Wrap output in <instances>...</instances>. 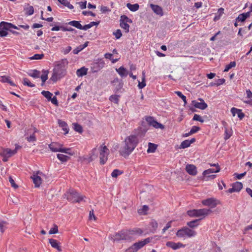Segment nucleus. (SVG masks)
<instances>
[{
    "label": "nucleus",
    "instance_id": "nucleus-1",
    "mask_svg": "<svg viewBox=\"0 0 252 252\" xmlns=\"http://www.w3.org/2000/svg\"><path fill=\"white\" fill-rule=\"evenodd\" d=\"M125 145L121 147L119 152L121 156H128L135 149L139 143V138L135 135H130L125 140Z\"/></svg>",
    "mask_w": 252,
    "mask_h": 252
},
{
    "label": "nucleus",
    "instance_id": "nucleus-2",
    "mask_svg": "<svg viewBox=\"0 0 252 252\" xmlns=\"http://www.w3.org/2000/svg\"><path fill=\"white\" fill-rule=\"evenodd\" d=\"M132 233L133 232L130 231V230H123L109 236V238L114 242H118L121 240L131 241L134 240Z\"/></svg>",
    "mask_w": 252,
    "mask_h": 252
},
{
    "label": "nucleus",
    "instance_id": "nucleus-3",
    "mask_svg": "<svg viewBox=\"0 0 252 252\" xmlns=\"http://www.w3.org/2000/svg\"><path fill=\"white\" fill-rule=\"evenodd\" d=\"M212 211L209 209H193L187 211V215L190 217L200 218L199 220L208 215Z\"/></svg>",
    "mask_w": 252,
    "mask_h": 252
},
{
    "label": "nucleus",
    "instance_id": "nucleus-4",
    "mask_svg": "<svg viewBox=\"0 0 252 252\" xmlns=\"http://www.w3.org/2000/svg\"><path fill=\"white\" fill-rule=\"evenodd\" d=\"M196 234L195 231L185 226L177 231L176 236L178 237L185 239L187 238L194 237Z\"/></svg>",
    "mask_w": 252,
    "mask_h": 252
},
{
    "label": "nucleus",
    "instance_id": "nucleus-5",
    "mask_svg": "<svg viewBox=\"0 0 252 252\" xmlns=\"http://www.w3.org/2000/svg\"><path fill=\"white\" fill-rule=\"evenodd\" d=\"M99 160L101 165L104 164L108 160V157L109 154V150L104 144L101 145L99 147Z\"/></svg>",
    "mask_w": 252,
    "mask_h": 252
},
{
    "label": "nucleus",
    "instance_id": "nucleus-6",
    "mask_svg": "<svg viewBox=\"0 0 252 252\" xmlns=\"http://www.w3.org/2000/svg\"><path fill=\"white\" fill-rule=\"evenodd\" d=\"M85 196L81 195L73 189H69L67 192V200L73 202H80L84 200Z\"/></svg>",
    "mask_w": 252,
    "mask_h": 252
},
{
    "label": "nucleus",
    "instance_id": "nucleus-7",
    "mask_svg": "<svg viewBox=\"0 0 252 252\" xmlns=\"http://www.w3.org/2000/svg\"><path fill=\"white\" fill-rule=\"evenodd\" d=\"M152 238H147L143 241L134 243L132 246L126 250V252H136L138 250L144 247L146 244L150 243Z\"/></svg>",
    "mask_w": 252,
    "mask_h": 252
},
{
    "label": "nucleus",
    "instance_id": "nucleus-8",
    "mask_svg": "<svg viewBox=\"0 0 252 252\" xmlns=\"http://www.w3.org/2000/svg\"><path fill=\"white\" fill-rule=\"evenodd\" d=\"M145 120L149 126H152L156 128L163 129L164 127L163 125L159 123H158L152 117H147Z\"/></svg>",
    "mask_w": 252,
    "mask_h": 252
},
{
    "label": "nucleus",
    "instance_id": "nucleus-9",
    "mask_svg": "<svg viewBox=\"0 0 252 252\" xmlns=\"http://www.w3.org/2000/svg\"><path fill=\"white\" fill-rule=\"evenodd\" d=\"M201 203L204 206H207L211 208H214L219 204L220 202L214 198H209L202 200Z\"/></svg>",
    "mask_w": 252,
    "mask_h": 252
},
{
    "label": "nucleus",
    "instance_id": "nucleus-10",
    "mask_svg": "<svg viewBox=\"0 0 252 252\" xmlns=\"http://www.w3.org/2000/svg\"><path fill=\"white\" fill-rule=\"evenodd\" d=\"M198 100H200V102H199L196 100H192V104L196 108H198L201 110L205 109L208 106L207 103L204 102L202 98H199Z\"/></svg>",
    "mask_w": 252,
    "mask_h": 252
},
{
    "label": "nucleus",
    "instance_id": "nucleus-11",
    "mask_svg": "<svg viewBox=\"0 0 252 252\" xmlns=\"http://www.w3.org/2000/svg\"><path fill=\"white\" fill-rule=\"evenodd\" d=\"M40 173V172L37 171L36 173H34L31 176L33 183H34L35 187L36 188L40 187L42 183V179L41 177L38 175V174Z\"/></svg>",
    "mask_w": 252,
    "mask_h": 252
},
{
    "label": "nucleus",
    "instance_id": "nucleus-12",
    "mask_svg": "<svg viewBox=\"0 0 252 252\" xmlns=\"http://www.w3.org/2000/svg\"><path fill=\"white\" fill-rule=\"evenodd\" d=\"M11 28H13L14 29H17V30L19 29V28L17 26H16L10 23H7V22H1L0 23V29H3V30H5L6 31H10V30Z\"/></svg>",
    "mask_w": 252,
    "mask_h": 252
},
{
    "label": "nucleus",
    "instance_id": "nucleus-13",
    "mask_svg": "<svg viewBox=\"0 0 252 252\" xmlns=\"http://www.w3.org/2000/svg\"><path fill=\"white\" fill-rule=\"evenodd\" d=\"M166 245L172 248L173 250H176L179 249L181 248H184L185 247V245H183L182 243L180 242L175 243L171 241H168L166 243Z\"/></svg>",
    "mask_w": 252,
    "mask_h": 252
},
{
    "label": "nucleus",
    "instance_id": "nucleus-14",
    "mask_svg": "<svg viewBox=\"0 0 252 252\" xmlns=\"http://www.w3.org/2000/svg\"><path fill=\"white\" fill-rule=\"evenodd\" d=\"M111 84L115 86V90L116 91H120L123 87V83L122 80L119 79L118 78H115L112 82Z\"/></svg>",
    "mask_w": 252,
    "mask_h": 252
},
{
    "label": "nucleus",
    "instance_id": "nucleus-15",
    "mask_svg": "<svg viewBox=\"0 0 252 252\" xmlns=\"http://www.w3.org/2000/svg\"><path fill=\"white\" fill-rule=\"evenodd\" d=\"M97 158V152L96 148H94L91 151L88 158H85L88 162H90Z\"/></svg>",
    "mask_w": 252,
    "mask_h": 252
},
{
    "label": "nucleus",
    "instance_id": "nucleus-16",
    "mask_svg": "<svg viewBox=\"0 0 252 252\" xmlns=\"http://www.w3.org/2000/svg\"><path fill=\"white\" fill-rule=\"evenodd\" d=\"M186 170L189 175L194 176L197 174L196 168L193 164H188L186 166Z\"/></svg>",
    "mask_w": 252,
    "mask_h": 252
},
{
    "label": "nucleus",
    "instance_id": "nucleus-17",
    "mask_svg": "<svg viewBox=\"0 0 252 252\" xmlns=\"http://www.w3.org/2000/svg\"><path fill=\"white\" fill-rule=\"evenodd\" d=\"M61 147H63V145L57 142H52L49 145V148L53 152H59Z\"/></svg>",
    "mask_w": 252,
    "mask_h": 252
},
{
    "label": "nucleus",
    "instance_id": "nucleus-18",
    "mask_svg": "<svg viewBox=\"0 0 252 252\" xmlns=\"http://www.w3.org/2000/svg\"><path fill=\"white\" fill-rule=\"evenodd\" d=\"M58 124L59 126L62 128V130L64 132V134H66L69 132V127L67 124L61 120H58Z\"/></svg>",
    "mask_w": 252,
    "mask_h": 252
},
{
    "label": "nucleus",
    "instance_id": "nucleus-19",
    "mask_svg": "<svg viewBox=\"0 0 252 252\" xmlns=\"http://www.w3.org/2000/svg\"><path fill=\"white\" fill-rule=\"evenodd\" d=\"M116 71L122 78L126 77L128 74V71L123 66L116 68Z\"/></svg>",
    "mask_w": 252,
    "mask_h": 252
},
{
    "label": "nucleus",
    "instance_id": "nucleus-20",
    "mask_svg": "<svg viewBox=\"0 0 252 252\" xmlns=\"http://www.w3.org/2000/svg\"><path fill=\"white\" fill-rule=\"evenodd\" d=\"M150 7L153 10V11L158 15L162 16L163 15V11L162 8L158 5L153 4H150Z\"/></svg>",
    "mask_w": 252,
    "mask_h": 252
},
{
    "label": "nucleus",
    "instance_id": "nucleus-21",
    "mask_svg": "<svg viewBox=\"0 0 252 252\" xmlns=\"http://www.w3.org/2000/svg\"><path fill=\"white\" fill-rule=\"evenodd\" d=\"M16 154V150H11L9 148L4 149L1 152V155H6L9 158Z\"/></svg>",
    "mask_w": 252,
    "mask_h": 252
},
{
    "label": "nucleus",
    "instance_id": "nucleus-22",
    "mask_svg": "<svg viewBox=\"0 0 252 252\" xmlns=\"http://www.w3.org/2000/svg\"><path fill=\"white\" fill-rule=\"evenodd\" d=\"M49 242L53 248L57 249L59 252L62 251L60 243L57 241V240L53 239H49Z\"/></svg>",
    "mask_w": 252,
    "mask_h": 252
},
{
    "label": "nucleus",
    "instance_id": "nucleus-23",
    "mask_svg": "<svg viewBox=\"0 0 252 252\" xmlns=\"http://www.w3.org/2000/svg\"><path fill=\"white\" fill-rule=\"evenodd\" d=\"M220 171V168L219 167L218 163H217V166L216 167V169L210 168V169L206 170L203 171V175L204 176H206L207 175L209 174L210 173H218Z\"/></svg>",
    "mask_w": 252,
    "mask_h": 252
},
{
    "label": "nucleus",
    "instance_id": "nucleus-24",
    "mask_svg": "<svg viewBox=\"0 0 252 252\" xmlns=\"http://www.w3.org/2000/svg\"><path fill=\"white\" fill-rule=\"evenodd\" d=\"M58 71L60 75L58 76L60 78H62L65 74V70L64 69L61 65L58 64L53 70V71Z\"/></svg>",
    "mask_w": 252,
    "mask_h": 252
},
{
    "label": "nucleus",
    "instance_id": "nucleus-25",
    "mask_svg": "<svg viewBox=\"0 0 252 252\" xmlns=\"http://www.w3.org/2000/svg\"><path fill=\"white\" fill-rule=\"evenodd\" d=\"M28 74L33 78H38L40 76V72L37 70L34 69L28 72Z\"/></svg>",
    "mask_w": 252,
    "mask_h": 252
},
{
    "label": "nucleus",
    "instance_id": "nucleus-26",
    "mask_svg": "<svg viewBox=\"0 0 252 252\" xmlns=\"http://www.w3.org/2000/svg\"><path fill=\"white\" fill-rule=\"evenodd\" d=\"M88 69L85 67H82L77 70L76 75L78 77H82L87 73Z\"/></svg>",
    "mask_w": 252,
    "mask_h": 252
},
{
    "label": "nucleus",
    "instance_id": "nucleus-27",
    "mask_svg": "<svg viewBox=\"0 0 252 252\" xmlns=\"http://www.w3.org/2000/svg\"><path fill=\"white\" fill-rule=\"evenodd\" d=\"M8 222L0 219V232L3 233L7 229Z\"/></svg>",
    "mask_w": 252,
    "mask_h": 252
},
{
    "label": "nucleus",
    "instance_id": "nucleus-28",
    "mask_svg": "<svg viewBox=\"0 0 252 252\" xmlns=\"http://www.w3.org/2000/svg\"><path fill=\"white\" fill-rule=\"evenodd\" d=\"M126 6L130 11H133V12L138 10V9H139V5L137 3L132 4L128 3L126 4Z\"/></svg>",
    "mask_w": 252,
    "mask_h": 252
},
{
    "label": "nucleus",
    "instance_id": "nucleus-29",
    "mask_svg": "<svg viewBox=\"0 0 252 252\" xmlns=\"http://www.w3.org/2000/svg\"><path fill=\"white\" fill-rule=\"evenodd\" d=\"M199 220H193L188 222L187 225L189 227L191 228H195L199 225Z\"/></svg>",
    "mask_w": 252,
    "mask_h": 252
},
{
    "label": "nucleus",
    "instance_id": "nucleus-30",
    "mask_svg": "<svg viewBox=\"0 0 252 252\" xmlns=\"http://www.w3.org/2000/svg\"><path fill=\"white\" fill-rule=\"evenodd\" d=\"M232 187L234 189L236 192L240 191L243 188V184L239 182H236L232 184Z\"/></svg>",
    "mask_w": 252,
    "mask_h": 252
},
{
    "label": "nucleus",
    "instance_id": "nucleus-31",
    "mask_svg": "<svg viewBox=\"0 0 252 252\" xmlns=\"http://www.w3.org/2000/svg\"><path fill=\"white\" fill-rule=\"evenodd\" d=\"M48 70H42V75L40 76V77L41 78V79L42 80V85L43 86L45 81L48 79Z\"/></svg>",
    "mask_w": 252,
    "mask_h": 252
},
{
    "label": "nucleus",
    "instance_id": "nucleus-32",
    "mask_svg": "<svg viewBox=\"0 0 252 252\" xmlns=\"http://www.w3.org/2000/svg\"><path fill=\"white\" fill-rule=\"evenodd\" d=\"M157 148V145L155 144L149 143H148V148L147 150L148 153H154L156 151Z\"/></svg>",
    "mask_w": 252,
    "mask_h": 252
},
{
    "label": "nucleus",
    "instance_id": "nucleus-33",
    "mask_svg": "<svg viewBox=\"0 0 252 252\" xmlns=\"http://www.w3.org/2000/svg\"><path fill=\"white\" fill-rule=\"evenodd\" d=\"M68 25L73 26L78 29L81 30L82 25L78 21H71L68 23Z\"/></svg>",
    "mask_w": 252,
    "mask_h": 252
},
{
    "label": "nucleus",
    "instance_id": "nucleus-34",
    "mask_svg": "<svg viewBox=\"0 0 252 252\" xmlns=\"http://www.w3.org/2000/svg\"><path fill=\"white\" fill-rule=\"evenodd\" d=\"M72 125L73 129L75 131L78 132L79 133H82L83 128L81 125L77 123H73Z\"/></svg>",
    "mask_w": 252,
    "mask_h": 252
},
{
    "label": "nucleus",
    "instance_id": "nucleus-35",
    "mask_svg": "<svg viewBox=\"0 0 252 252\" xmlns=\"http://www.w3.org/2000/svg\"><path fill=\"white\" fill-rule=\"evenodd\" d=\"M146 86L145 72H142V82L138 81V87L139 89H142Z\"/></svg>",
    "mask_w": 252,
    "mask_h": 252
},
{
    "label": "nucleus",
    "instance_id": "nucleus-36",
    "mask_svg": "<svg viewBox=\"0 0 252 252\" xmlns=\"http://www.w3.org/2000/svg\"><path fill=\"white\" fill-rule=\"evenodd\" d=\"M104 66V63L103 62H101L100 63H95L93 64V67L96 68L97 70H94V72H96L98 70L100 69L103 68Z\"/></svg>",
    "mask_w": 252,
    "mask_h": 252
},
{
    "label": "nucleus",
    "instance_id": "nucleus-37",
    "mask_svg": "<svg viewBox=\"0 0 252 252\" xmlns=\"http://www.w3.org/2000/svg\"><path fill=\"white\" fill-rule=\"evenodd\" d=\"M41 94L46 97L48 101H50V100L51 99L52 96H53V94L50 92L49 91H43L41 92Z\"/></svg>",
    "mask_w": 252,
    "mask_h": 252
},
{
    "label": "nucleus",
    "instance_id": "nucleus-38",
    "mask_svg": "<svg viewBox=\"0 0 252 252\" xmlns=\"http://www.w3.org/2000/svg\"><path fill=\"white\" fill-rule=\"evenodd\" d=\"M120 23H131L132 22V20L128 18L127 16L125 15H122L120 17Z\"/></svg>",
    "mask_w": 252,
    "mask_h": 252
},
{
    "label": "nucleus",
    "instance_id": "nucleus-39",
    "mask_svg": "<svg viewBox=\"0 0 252 252\" xmlns=\"http://www.w3.org/2000/svg\"><path fill=\"white\" fill-rule=\"evenodd\" d=\"M60 75V74L58 73V71H53V73L52 74V77L50 78V80L53 81L54 82H57V81L60 79L58 75Z\"/></svg>",
    "mask_w": 252,
    "mask_h": 252
},
{
    "label": "nucleus",
    "instance_id": "nucleus-40",
    "mask_svg": "<svg viewBox=\"0 0 252 252\" xmlns=\"http://www.w3.org/2000/svg\"><path fill=\"white\" fill-rule=\"evenodd\" d=\"M57 158L62 162H65L69 158V157L61 154H57Z\"/></svg>",
    "mask_w": 252,
    "mask_h": 252
},
{
    "label": "nucleus",
    "instance_id": "nucleus-41",
    "mask_svg": "<svg viewBox=\"0 0 252 252\" xmlns=\"http://www.w3.org/2000/svg\"><path fill=\"white\" fill-rule=\"evenodd\" d=\"M62 4L67 7L70 9L73 8V6L67 0H61L59 1Z\"/></svg>",
    "mask_w": 252,
    "mask_h": 252
},
{
    "label": "nucleus",
    "instance_id": "nucleus-42",
    "mask_svg": "<svg viewBox=\"0 0 252 252\" xmlns=\"http://www.w3.org/2000/svg\"><path fill=\"white\" fill-rule=\"evenodd\" d=\"M148 207L147 205H144L142 207L138 210V213L140 215H146L147 214V212L148 210Z\"/></svg>",
    "mask_w": 252,
    "mask_h": 252
},
{
    "label": "nucleus",
    "instance_id": "nucleus-43",
    "mask_svg": "<svg viewBox=\"0 0 252 252\" xmlns=\"http://www.w3.org/2000/svg\"><path fill=\"white\" fill-rule=\"evenodd\" d=\"M23 84L24 86H27L29 87H35V85L31 83L30 80L27 78H24L23 81Z\"/></svg>",
    "mask_w": 252,
    "mask_h": 252
},
{
    "label": "nucleus",
    "instance_id": "nucleus-44",
    "mask_svg": "<svg viewBox=\"0 0 252 252\" xmlns=\"http://www.w3.org/2000/svg\"><path fill=\"white\" fill-rule=\"evenodd\" d=\"M190 145V144L189 142V140H185L181 143L180 148L185 149L186 148L189 147Z\"/></svg>",
    "mask_w": 252,
    "mask_h": 252
},
{
    "label": "nucleus",
    "instance_id": "nucleus-45",
    "mask_svg": "<svg viewBox=\"0 0 252 252\" xmlns=\"http://www.w3.org/2000/svg\"><path fill=\"white\" fill-rule=\"evenodd\" d=\"M236 66V62H231L228 64L226 65L225 69L224 70V72H227L229 71L230 69H231L232 67H235Z\"/></svg>",
    "mask_w": 252,
    "mask_h": 252
},
{
    "label": "nucleus",
    "instance_id": "nucleus-46",
    "mask_svg": "<svg viewBox=\"0 0 252 252\" xmlns=\"http://www.w3.org/2000/svg\"><path fill=\"white\" fill-rule=\"evenodd\" d=\"M44 55L43 54H36L34 55L33 56L30 58L31 60H41L44 57Z\"/></svg>",
    "mask_w": 252,
    "mask_h": 252
},
{
    "label": "nucleus",
    "instance_id": "nucleus-47",
    "mask_svg": "<svg viewBox=\"0 0 252 252\" xmlns=\"http://www.w3.org/2000/svg\"><path fill=\"white\" fill-rule=\"evenodd\" d=\"M121 27L125 30L126 32H129V25L127 23H120Z\"/></svg>",
    "mask_w": 252,
    "mask_h": 252
},
{
    "label": "nucleus",
    "instance_id": "nucleus-48",
    "mask_svg": "<svg viewBox=\"0 0 252 252\" xmlns=\"http://www.w3.org/2000/svg\"><path fill=\"white\" fill-rule=\"evenodd\" d=\"M130 231L133 232L132 234L134 237V239H135V235L136 234L140 235L143 233V231L140 228H135L133 230H130Z\"/></svg>",
    "mask_w": 252,
    "mask_h": 252
},
{
    "label": "nucleus",
    "instance_id": "nucleus-49",
    "mask_svg": "<svg viewBox=\"0 0 252 252\" xmlns=\"http://www.w3.org/2000/svg\"><path fill=\"white\" fill-rule=\"evenodd\" d=\"M175 93L183 100L184 104L185 105L187 103L186 96L183 94L182 93L179 91H177L175 92Z\"/></svg>",
    "mask_w": 252,
    "mask_h": 252
},
{
    "label": "nucleus",
    "instance_id": "nucleus-50",
    "mask_svg": "<svg viewBox=\"0 0 252 252\" xmlns=\"http://www.w3.org/2000/svg\"><path fill=\"white\" fill-rule=\"evenodd\" d=\"M122 172L118 169H114L111 173V176L113 178H116L119 175L122 174Z\"/></svg>",
    "mask_w": 252,
    "mask_h": 252
},
{
    "label": "nucleus",
    "instance_id": "nucleus-51",
    "mask_svg": "<svg viewBox=\"0 0 252 252\" xmlns=\"http://www.w3.org/2000/svg\"><path fill=\"white\" fill-rule=\"evenodd\" d=\"M150 225L152 228V231H155L157 228H158V224L156 220H152L150 222Z\"/></svg>",
    "mask_w": 252,
    "mask_h": 252
},
{
    "label": "nucleus",
    "instance_id": "nucleus-52",
    "mask_svg": "<svg viewBox=\"0 0 252 252\" xmlns=\"http://www.w3.org/2000/svg\"><path fill=\"white\" fill-rule=\"evenodd\" d=\"M34 12V9L32 6H30L26 9V14L28 15H32Z\"/></svg>",
    "mask_w": 252,
    "mask_h": 252
},
{
    "label": "nucleus",
    "instance_id": "nucleus-53",
    "mask_svg": "<svg viewBox=\"0 0 252 252\" xmlns=\"http://www.w3.org/2000/svg\"><path fill=\"white\" fill-rule=\"evenodd\" d=\"M109 99L112 102H114L117 104L119 102V96L117 95H112L110 96Z\"/></svg>",
    "mask_w": 252,
    "mask_h": 252
},
{
    "label": "nucleus",
    "instance_id": "nucleus-54",
    "mask_svg": "<svg viewBox=\"0 0 252 252\" xmlns=\"http://www.w3.org/2000/svg\"><path fill=\"white\" fill-rule=\"evenodd\" d=\"M27 140L29 142H34L36 140V138L34 133H32L30 136L27 137Z\"/></svg>",
    "mask_w": 252,
    "mask_h": 252
},
{
    "label": "nucleus",
    "instance_id": "nucleus-55",
    "mask_svg": "<svg viewBox=\"0 0 252 252\" xmlns=\"http://www.w3.org/2000/svg\"><path fill=\"white\" fill-rule=\"evenodd\" d=\"M58 232V227L57 225H55L54 227L50 229L49 231L50 234H56Z\"/></svg>",
    "mask_w": 252,
    "mask_h": 252
},
{
    "label": "nucleus",
    "instance_id": "nucleus-56",
    "mask_svg": "<svg viewBox=\"0 0 252 252\" xmlns=\"http://www.w3.org/2000/svg\"><path fill=\"white\" fill-rule=\"evenodd\" d=\"M113 34L115 36L116 39H119L122 35L121 31L119 29L117 30L115 32H113Z\"/></svg>",
    "mask_w": 252,
    "mask_h": 252
},
{
    "label": "nucleus",
    "instance_id": "nucleus-57",
    "mask_svg": "<svg viewBox=\"0 0 252 252\" xmlns=\"http://www.w3.org/2000/svg\"><path fill=\"white\" fill-rule=\"evenodd\" d=\"M225 82V79H219L216 81L214 84H211V86L216 85L218 86L219 85L223 84Z\"/></svg>",
    "mask_w": 252,
    "mask_h": 252
},
{
    "label": "nucleus",
    "instance_id": "nucleus-58",
    "mask_svg": "<svg viewBox=\"0 0 252 252\" xmlns=\"http://www.w3.org/2000/svg\"><path fill=\"white\" fill-rule=\"evenodd\" d=\"M192 120L193 121H199L201 123H203L204 120L202 119L201 117L198 114H194Z\"/></svg>",
    "mask_w": 252,
    "mask_h": 252
},
{
    "label": "nucleus",
    "instance_id": "nucleus-59",
    "mask_svg": "<svg viewBox=\"0 0 252 252\" xmlns=\"http://www.w3.org/2000/svg\"><path fill=\"white\" fill-rule=\"evenodd\" d=\"M8 180L9 182L11 184V187H12L14 189H16L18 188V186L15 184L14 180H13L11 176L9 177Z\"/></svg>",
    "mask_w": 252,
    "mask_h": 252
},
{
    "label": "nucleus",
    "instance_id": "nucleus-60",
    "mask_svg": "<svg viewBox=\"0 0 252 252\" xmlns=\"http://www.w3.org/2000/svg\"><path fill=\"white\" fill-rule=\"evenodd\" d=\"M1 80L0 81L2 83H8L9 81L10 80V77L8 76H0Z\"/></svg>",
    "mask_w": 252,
    "mask_h": 252
},
{
    "label": "nucleus",
    "instance_id": "nucleus-61",
    "mask_svg": "<svg viewBox=\"0 0 252 252\" xmlns=\"http://www.w3.org/2000/svg\"><path fill=\"white\" fill-rule=\"evenodd\" d=\"M246 18H245L244 15L243 13L239 15L238 17L236 19L237 21L240 22H244L246 20Z\"/></svg>",
    "mask_w": 252,
    "mask_h": 252
},
{
    "label": "nucleus",
    "instance_id": "nucleus-62",
    "mask_svg": "<svg viewBox=\"0 0 252 252\" xmlns=\"http://www.w3.org/2000/svg\"><path fill=\"white\" fill-rule=\"evenodd\" d=\"M200 129V127L197 126H193L192 127L190 130V134H193L194 133L197 132Z\"/></svg>",
    "mask_w": 252,
    "mask_h": 252
},
{
    "label": "nucleus",
    "instance_id": "nucleus-63",
    "mask_svg": "<svg viewBox=\"0 0 252 252\" xmlns=\"http://www.w3.org/2000/svg\"><path fill=\"white\" fill-rule=\"evenodd\" d=\"M83 48H82V47L81 46V45H79V46L77 47L76 48H75L73 50V53L74 54H78L80 51H81L82 50H83Z\"/></svg>",
    "mask_w": 252,
    "mask_h": 252
},
{
    "label": "nucleus",
    "instance_id": "nucleus-64",
    "mask_svg": "<svg viewBox=\"0 0 252 252\" xmlns=\"http://www.w3.org/2000/svg\"><path fill=\"white\" fill-rule=\"evenodd\" d=\"M237 115L238 117L240 120H242L245 117V114L243 112H242V111L241 109H238V113H237Z\"/></svg>",
    "mask_w": 252,
    "mask_h": 252
}]
</instances>
